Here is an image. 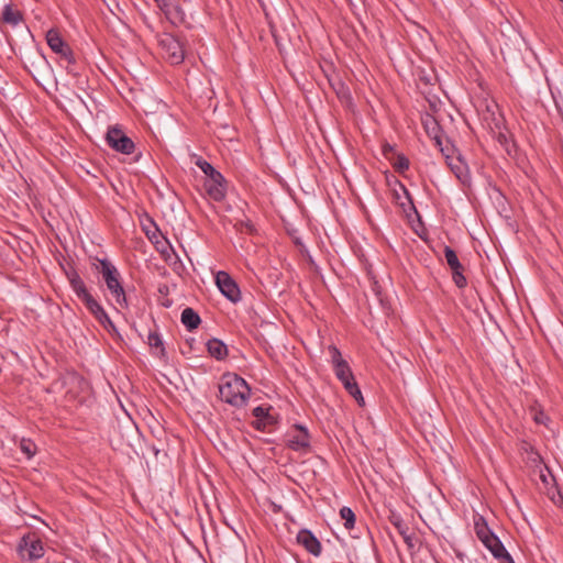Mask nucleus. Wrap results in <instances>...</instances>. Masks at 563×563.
I'll list each match as a JSON object with an SVG mask.
<instances>
[{
  "label": "nucleus",
  "instance_id": "obj_3",
  "mask_svg": "<svg viewBox=\"0 0 563 563\" xmlns=\"http://www.w3.org/2000/svg\"><path fill=\"white\" fill-rule=\"evenodd\" d=\"M46 43L49 48L68 65L75 64L76 59L69 45L64 41L60 33L56 29H51L46 32Z\"/></svg>",
  "mask_w": 563,
  "mask_h": 563
},
{
  "label": "nucleus",
  "instance_id": "obj_19",
  "mask_svg": "<svg viewBox=\"0 0 563 563\" xmlns=\"http://www.w3.org/2000/svg\"><path fill=\"white\" fill-rule=\"evenodd\" d=\"M474 530H475L476 537L479 539L481 542L485 541V539L488 538L489 534L494 533L489 529L484 517L481 515L474 516Z\"/></svg>",
  "mask_w": 563,
  "mask_h": 563
},
{
  "label": "nucleus",
  "instance_id": "obj_1",
  "mask_svg": "<svg viewBox=\"0 0 563 563\" xmlns=\"http://www.w3.org/2000/svg\"><path fill=\"white\" fill-rule=\"evenodd\" d=\"M251 388L247 383L236 374H224L219 384V395L222 401L243 407L250 398Z\"/></svg>",
  "mask_w": 563,
  "mask_h": 563
},
{
  "label": "nucleus",
  "instance_id": "obj_29",
  "mask_svg": "<svg viewBox=\"0 0 563 563\" xmlns=\"http://www.w3.org/2000/svg\"><path fill=\"white\" fill-rule=\"evenodd\" d=\"M395 167L399 172H404L409 168V161L405 156H398Z\"/></svg>",
  "mask_w": 563,
  "mask_h": 563
},
{
  "label": "nucleus",
  "instance_id": "obj_22",
  "mask_svg": "<svg viewBox=\"0 0 563 563\" xmlns=\"http://www.w3.org/2000/svg\"><path fill=\"white\" fill-rule=\"evenodd\" d=\"M530 415L537 424L548 426L549 417L538 405L531 407Z\"/></svg>",
  "mask_w": 563,
  "mask_h": 563
},
{
  "label": "nucleus",
  "instance_id": "obj_14",
  "mask_svg": "<svg viewBox=\"0 0 563 563\" xmlns=\"http://www.w3.org/2000/svg\"><path fill=\"white\" fill-rule=\"evenodd\" d=\"M482 543L494 555V558L505 559L510 563H514L510 554L507 552L504 544L495 533L489 534V537L486 538Z\"/></svg>",
  "mask_w": 563,
  "mask_h": 563
},
{
  "label": "nucleus",
  "instance_id": "obj_21",
  "mask_svg": "<svg viewBox=\"0 0 563 563\" xmlns=\"http://www.w3.org/2000/svg\"><path fill=\"white\" fill-rule=\"evenodd\" d=\"M329 353L331 356V362H332L334 371L336 368H341V365L342 366L349 365L347 362L345 360H343L341 352L336 346H334V345L329 346Z\"/></svg>",
  "mask_w": 563,
  "mask_h": 563
},
{
  "label": "nucleus",
  "instance_id": "obj_15",
  "mask_svg": "<svg viewBox=\"0 0 563 563\" xmlns=\"http://www.w3.org/2000/svg\"><path fill=\"white\" fill-rule=\"evenodd\" d=\"M67 277H68L69 284L71 286V289L74 290V292L80 300H84L85 298L90 296L89 291L86 288L84 280L81 279V277L79 276V274L77 272L71 271V272L67 273Z\"/></svg>",
  "mask_w": 563,
  "mask_h": 563
},
{
  "label": "nucleus",
  "instance_id": "obj_11",
  "mask_svg": "<svg viewBox=\"0 0 563 563\" xmlns=\"http://www.w3.org/2000/svg\"><path fill=\"white\" fill-rule=\"evenodd\" d=\"M162 47L166 51L167 57L169 58L170 63L173 64H179L184 59V49L180 45V43L170 35H165L161 40Z\"/></svg>",
  "mask_w": 563,
  "mask_h": 563
},
{
  "label": "nucleus",
  "instance_id": "obj_7",
  "mask_svg": "<svg viewBox=\"0 0 563 563\" xmlns=\"http://www.w3.org/2000/svg\"><path fill=\"white\" fill-rule=\"evenodd\" d=\"M107 142L114 151L131 154L134 151L133 141L118 128H110L107 133Z\"/></svg>",
  "mask_w": 563,
  "mask_h": 563
},
{
  "label": "nucleus",
  "instance_id": "obj_25",
  "mask_svg": "<svg viewBox=\"0 0 563 563\" xmlns=\"http://www.w3.org/2000/svg\"><path fill=\"white\" fill-rule=\"evenodd\" d=\"M389 520H390L391 525L397 529V531L400 536H404L410 531V528L408 527V525L404 521V519L399 515L391 514Z\"/></svg>",
  "mask_w": 563,
  "mask_h": 563
},
{
  "label": "nucleus",
  "instance_id": "obj_28",
  "mask_svg": "<svg viewBox=\"0 0 563 563\" xmlns=\"http://www.w3.org/2000/svg\"><path fill=\"white\" fill-rule=\"evenodd\" d=\"M492 117H493L494 126L489 125L490 130H497L498 131V139H499L500 142L506 141V135L501 132V128H503V118H501V115L495 117V112L492 111Z\"/></svg>",
  "mask_w": 563,
  "mask_h": 563
},
{
  "label": "nucleus",
  "instance_id": "obj_6",
  "mask_svg": "<svg viewBox=\"0 0 563 563\" xmlns=\"http://www.w3.org/2000/svg\"><path fill=\"white\" fill-rule=\"evenodd\" d=\"M334 373H335V376L338 377V379L343 384V386L346 389V391L360 405H363L364 404V398H363L361 389L358 388L357 383L355 382V378H354V375H353V373L351 371V367L349 365L347 366H342L341 365V368H336L334 371Z\"/></svg>",
  "mask_w": 563,
  "mask_h": 563
},
{
  "label": "nucleus",
  "instance_id": "obj_16",
  "mask_svg": "<svg viewBox=\"0 0 563 563\" xmlns=\"http://www.w3.org/2000/svg\"><path fill=\"white\" fill-rule=\"evenodd\" d=\"M449 166L461 183L466 184L470 180L468 167L463 159L460 157L452 158Z\"/></svg>",
  "mask_w": 563,
  "mask_h": 563
},
{
  "label": "nucleus",
  "instance_id": "obj_17",
  "mask_svg": "<svg viewBox=\"0 0 563 563\" xmlns=\"http://www.w3.org/2000/svg\"><path fill=\"white\" fill-rule=\"evenodd\" d=\"M207 349L209 354L217 360H223L228 355L227 345L218 339L209 340L207 343Z\"/></svg>",
  "mask_w": 563,
  "mask_h": 563
},
{
  "label": "nucleus",
  "instance_id": "obj_32",
  "mask_svg": "<svg viewBox=\"0 0 563 563\" xmlns=\"http://www.w3.org/2000/svg\"><path fill=\"white\" fill-rule=\"evenodd\" d=\"M394 151L393 146L388 143L383 145V153L385 156L388 155V153H391Z\"/></svg>",
  "mask_w": 563,
  "mask_h": 563
},
{
  "label": "nucleus",
  "instance_id": "obj_34",
  "mask_svg": "<svg viewBox=\"0 0 563 563\" xmlns=\"http://www.w3.org/2000/svg\"><path fill=\"white\" fill-rule=\"evenodd\" d=\"M434 139H435L437 143L440 144V140L437 134L434 135Z\"/></svg>",
  "mask_w": 563,
  "mask_h": 563
},
{
  "label": "nucleus",
  "instance_id": "obj_27",
  "mask_svg": "<svg viewBox=\"0 0 563 563\" xmlns=\"http://www.w3.org/2000/svg\"><path fill=\"white\" fill-rule=\"evenodd\" d=\"M196 165L203 172L206 178L212 177L213 174L220 173L210 163L200 157L196 159Z\"/></svg>",
  "mask_w": 563,
  "mask_h": 563
},
{
  "label": "nucleus",
  "instance_id": "obj_35",
  "mask_svg": "<svg viewBox=\"0 0 563 563\" xmlns=\"http://www.w3.org/2000/svg\"><path fill=\"white\" fill-rule=\"evenodd\" d=\"M561 2H563V0H560Z\"/></svg>",
  "mask_w": 563,
  "mask_h": 563
},
{
  "label": "nucleus",
  "instance_id": "obj_20",
  "mask_svg": "<svg viewBox=\"0 0 563 563\" xmlns=\"http://www.w3.org/2000/svg\"><path fill=\"white\" fill-rule=\"evenodd\" d=\"M2 20L11 25H18L22 20V13L11 4L4 5Z\"/></svg>",
  "mask_w": 563,
  "mask_h": 563
},
{
  "label": "nucleus",
  "instance_id": "obj_26",
  "mask_svg": "<svg viewBox=\"0 0 563 563\" xmlns=\"http://www.w3.org/2000/svg\"><path fill=\"white\" fill-rule=\"evenodd\" d=\"M148 344L153 350H157L156 354L163 356L165 354V349L163 346V341L157 333H150L147 336Z\"/></svg>",
  "mask_w": 563,
  "mask_h": 563
},
{
  "label": "nucleus",
  "instance_id": "obj_24",
  "mask_svg": "<svg viewBox=\"0 0 563 563\" xmlns=\"http://www.w3.org/2000/svg\"><path fill=\"white\" fill-rule=\"evenodd\" d=\"M340 517L344 520V527L346 529L354 528L355 525V515L350 507H342L340 509Z\"/></svg>",
  "mask_w": 563,
  "mask_h": 563
},
{
  "label": "nucleus",
  "instance_id": "obj_23",
  "mask_svg": "<svg viewBox=\"0 0 563 563\" xmlns=\"http://www.w3.org/2000/svg\"><path fill=\"white\" fill-rule=\"evenodd\" d=\"M20 450L26 456V459H32L36 453V445L30 439H22L20 441Z\"/></svg>",
  "mask_w": 563,
  "mask_h": 563
},
{
  "label": "nucleus",
  "instance_id": "obj_12",
  "mask_svg": "<svg viewBox=\"0 0 563 563\" xmlns=\"http://www.w3.org/2000/svg\"><path fill=\"white\" fill-rule=\"evenodd\" d=\"M297 542L310 554L314 556H319L321 554L322 545L310 530L301 529L297 534Z\"/></svg>",
  "mask_w": 563,
  "mask_h": 563
},
{
  "label": "nucleus",
  "instance_id": "obj_18",
  "mask_svg": "<svg viewBox=\"0 0 563 563\" xmlns=\"http://www.w3.org/2000/svg\"><path fill=\"white\" fill-rule=\"evenodd\" d=\"M200 317L192 308H186L181 312V322L189 330L192 331L200 324Z\"/></svg>",
  "mask_w": 563,
  "mask_h": 563
},
{
  "label": "nucleus",
  "instance_id": "obj_33",
  "mask_svg": "<svg viewBox=\"0 0 563 563\" xmlns=\"http://www.w3.org/2000/svg\"><path fill=\"white\" fill-rule=\"evenodd\" d=\"M541 478L544 483H547V476L544 475V472L541 470Z\"/></svg>",
  "mask_w": 563,
  "mask_h": 563
},
{
  "label": "nucleus",
  "instance_id": "obj_30",
  "mask_svg": "<svg viewBox=\"0 0 563 563\" xmlns=\"http://www.w3.org/2000/svg\"><path fill=\"white\" fill-rule=\"evenodd\" d=\"M401 537L409 548L415 547V542H413L415 538H413V533L411 531L407 532L406 534H404Z\"/></svg>",
  "mask_w": 563,
  "mask_h": 563
},
{
  "label": "nucleus",
  "instance_id": "obj_10",
  "mask_svg": "<svg viewBox=\"0 0 563 563\" xmlns=\"http://www.w3.org/2000/svg\"><path fill=\"white\" fill-rule=\"evenodd\" d=\"M288 446L295 451H307L310 446V438L307 429L296 426L288 434Z\"/></svg>",
  "mask_w": 563,
  "mask_h": 563
},
{
  "label": "nucleus",
  "instance_id": "obj_5",
  "mask_svg": "<svg viewBox=\"0 0 563 563\" xmlns=\"http://www.w3.org/2000/svg\"><path fill=\"white\" fill-rule=\"evenodd\" d=\"M216 285L220 292L231 302H239L241 300V290L236 282L224 271H219L216 274Z\"/></svg>",
  "mask_w": 563,
  "mask_h": 563
},
{
  "label": "nucleus",
  "instance_id": "obj_13",
  "mask_svg": "<svg viewBox=\"0 0 563 563\" xmlns=\"http://www.w3.org/2000/svg\"><path fill=\"white\" fill-rule=\"evenodd\" d=\"M86 308L93 314V317L106 328H113V323L109 318L104 309L98 303V301L90 295L81 300Z\"/></svg>",
  "mask_w": 563,
  "mask_h": 563
},
{
  "label": "nucleus",
  "instance_id": "obj_2",
  "mask_svg": "<svg viewBox=\"0 0 563 563\" xmlns=\"http://www.w3.org/2000/svg\"><path fill=\"white\" fill-rule=\"evenodd\" d=\"M99 263L101 266L100 273L104 279L108 290L120 307H126L128 301L125 291L122 287L118 268L106 258L99 260Z\"/></svg>",
  "mask_w": 563,
  "mask_h": 563
},
{
  "label": "nucleus",
  "instance_id": "obj_31",
  "mask_svg": "<svg viewBox=\"0 0 563 563\" xmlns=\"http://www.w3.org/2000/svg\"><path fill=\"white\" fill-rule=\"evenodd\" d=\"M253 413H254V416H255V417L261 418V417H263L266 412H265V409H264V408L257 407V408H254Z\"/></svg>",
  "mask_w": 563,
  "mask_h": 563
},
{
  "label": "nucleus",
  "instance_id": "obj_4",
  "mask_svg": "<svg viewBox=\"0 0 563 563\" xmlns=\"http://www.w3.org/2000/svg\"><path fill=\"white\" fill-rule=\"evenodd\" d=\"M19 554L23 560H37L44 555L42 541L35 534L23 537L18 547Z\"/></svg>",
  "mask_w": 563,
  "mask_h": 563
},
{
  "label": "nucleus",
  "instance_id": "obj_9",
  "mask_svg": "<svg viewBox=\"0 0 563 563\" xmlns=\"http://www.w3.org/2000/svg\"><path fill=\"white\" fill-rule=\"evenodd\" d=\"M444 257L446 260L448 265L450 266V268L452 271V278H453V282L455 283V285L459 288L465 287L466 278L464 277V275L462 273L463 267H462L454 250H452L449 246H445L444 247Z\"/></svg>",
  "mask_w": 563,
  "mask_h": 563
},
{
  "label": "nucleus",
  "instance_id": "obj_8",
  "mask_svg": "<svg viewBox=\"0 0 563 563\" xmlns=\"http://www.w3.org/2000/svg\"><path fill=\"white\" fill-rule=\"evenodd\" d=\"M203 188L208 197L214 201H222L227 195L225 179L219 174H213L212 177L206 178Z\"/></svg>",
  "mask_w": 563,
  "mask_h": 563
}]
</instances>
